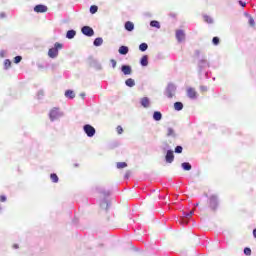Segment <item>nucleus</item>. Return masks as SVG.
Returning a JSON list of instances; mask_svg holds the SVG:
<instances>
[{
  "label": "nucleus",
  "instance_id": "20",
  "mask_svg": "<svg viewBox=\"0 0 256 256\" xmlns=\"http://www.w3.org/2000/svg\"><path fill=\"white\" fill-rule=\"evenodd\" d=\"M94 45L95 47H100V45H103V38H100V37L96 38L94 40Z\"/></svg>",
  "mask_w": 256,
  "mask_h": 256
},
{
  "label": "nucleus",
  "instance_id": "11",
  "mask_svg": "<svg viewBox=\"0 0 256 256\" xmlns=\"http://www.w3.org/2000/svg\"><path fill=\"white\" fill-rule=\"evenodd\" d=\"M140 103H141L142 107H144L145 109H147V107H149V105H150L149 98H148V97H143V98L140 100Z\"/></svg>",
  "mask_w": 256,
  "mask_h": 256
},
{
  "label": "nucleus",
  "instance_id": "8",
  "mask_svg": "<svg viewBox=\"0 0 256 256\" xmlns=\"http://www.w3.org/2000/svg\"><path fill=\"white\" fill-rule=\"evenodd\" d=\"M176 39L181 43L182 41H185V31L183 30H176Z\"/></svg>",
  "mask_w": 256,
  "mask_h": 256
},
{
  "label": "nucleus",
  "instance_id": "13",
  "mask_svg": "<svg viewBox=\"0 0 256 256\" xmlns=\"http://www.w3.org/2000/svg\"><path fill=\"white\" fill-rule=\"evenodd\" d=\"M118 53H120V55H127V53H129V47L127 46H120Z\"/></svg>",
  "mask_w": 256,
  "mask_h": 256
},
{
  "label": "nucleus",
  "instance_id": "44",
  "mask_svg": "<svg viewBox=\"0 0 256 256\" xmlns=\"http://www.w3.org/2000/svg\"><path fill=\"white\" fill-rule=\"evenodd\" d=\"M169 97H173L171 94H169Z\"/></svg>",
  "mask_w": 256,
  "mask_h": 256
},
{
  "label": "nucleus",
  "instance_id": "36",
  "mask_svg": "<svg viewBox=\"0 0 256 256\" xmlns=\"http://www.w3.org/2000/svg\"><path fill=\"white\" fill-rule=\"evenodd\" d=\"M244 254L247 256H251V248H245L244 249Z\"/></svg>",
  "mask_w": 256,
  "mask_h": 256
},
{
  "label": "nucleus",
  "instance_id": "27",
  "mask_svg": "<svg viewBox=\"0 0 256 256\" xmlns=\"http://www.w3.org/2000/svg\"><path fill=\"white\" fill-rule=\"evenodd\" d=\"M139 49L143 52L146 49H149V45H147V43H142L139 45Z\"/></svg>",
  "mask_w": 256,
  "mask_h": 256
},
{
  "label": "nucleus",
  "instance_id": "30",
  "mask_svg": "<svg viewBox=\"0 0 256 256\" xmlns=\"http://www.w3.org/2000/svg\"><path fill=\"white\" fill-rule=\"evenodd\" d=\"M193 213V210H191L189 213H184V217H186V219H190V217H193Z\"/></svg>",
  "mask_w": 256,
  "mask_h": 256
},
{
  "label": "nucleus",
  "instance_id": "14",
  "mask_svg": "<svg viewBox=\"0 0 256 256\" xmlns=\"http://www.w3.org/2000/svg\"><path fill=\"white\" fill-rule=\"evenodd\" d=\"M122 73H124V75H131V66L123 65Z\"/></svg>",
  "mask_w": 256,
  "mask_h": 256
},
{
  "label": "nucleus",
  "instance_id": "40",
  "mask_svg": "<svg viewBox=\"0 0 256 256\" xmlns=\"http://www.w3.org/2000/svg\"><path fill=\"white\" fill-rule=\"evenodd\" d=\"M239 5H241V7H246L247 3L243 2V1H239Z\"/></svg>",
  "mask_w": 256,
  "mask_h": 256
},
{
  "label": "nucleus",
  "instance_id": "42",
  "mask_svg": "<svg viewBox=\"0 0 256 256\" xmlns=\"http://www.w3.org/2000/svg\"><path fill=\"white\" fill-rule=\"evenodd\" d=\"M14 247H15V249H17V248H18V246H17V245H14Z\"/></svg>",
  "mask_w": 256,
  "mask_h": 256
},
{
  "label": "nucleus",
  "instance_id": "5",
  "mask_svg": "<svg viewBox=\"0 0 256 256\" xmlns=\"http://www.w3.org/2000/svg\"><path fill=\"white\" fill-rule=\"evenodd\" d=\"M84 132L88 137H93L95 135V128L89 124L84 126Z\"/></svg>",
  "mask_w": 256,
  "mask_h": 256
},
{
  "label": "nucleus",
  "instance_id": "25",
  "mask_svg": "<svg viewBox=\"0 0 256 256\" xmlns=\"http://www.w3.org/2000/svg\"><path fill=\"white\" fill-rule=\"evenodd\" d=\"M167 137H175V130L173 128L167 129Z\"/></svg>",
  "mask_w": 256,
  "mask_h": 256
},
{
  "label": "nucleus",
  "instance_id": "34",
  "mask_svg": "<svg viewBox=\"0 0 256 256\" xmlns=\"http://www.w3.org/2000/svg\"><path fill=\"white\" fill-rule=\"evenodd\" d=\"M175 153H183V147L182 146H177L175 148Z\"/></svg>",
  "mask_w": 256,
  "mask_h": 256
},
{
  "label": "nucleus",
  "instance_id": "41",
  "mask_svg": "<svg viewBox=\"0 0 256 256\" xmlns=\"http://www.w3.org/2000/svg\"><path fill=\"white\" fill-rule=\"evenodd\" d=\"M253 235L256 238V229L253 230Z\"/></svg>",
  "mask_w": 256,
  "mask_h": 256
},
{
  "label": "nucleus",
  "instance_id": "33",
  "mask_svg": "<svg viewBox=\"0 0 256 256\" xmlns=\"http://www.w3.org/2000/svg\"><path fill=\"white\" fill-rule=\"evenodd\" d=\"M116 131H117L118 135H122L123 134V127L117 126Z\"/></svg>",
  "mask_w": 256,
  "mask_h": 256
},
{
  "label": "nucleus",
  "instance_id": "9",
  "mask_svg": "<svg viewBox=\"0 0 256 256\" xmlns=\"http://www.w3.org/2000/svg\"><path fill=\"white\" fill-rule=\"evenodd\" d=\"M187 95L189 99H197V91L195 90V88H188Z\"/></svg>",
  "mask_w": 256,
  "mask_h": 256
},
{
  "label": "nucleus",
  "instance_id": "24",
  "mask_svg": "<svg viewBox=\"0 0 256 256\" xmlns=\"http://www.w3.org/2000/svg\"><path fill=\"white\" fill-rule=\"evenodd\" d=\"M97 11H99V7H97V5H92V6L90 7V13H91L92 15H95V13H97Z\"/></svg>",
  "mask_w": 256,
  "mask_h": 256
},
{
  "label": "nucleus",
  "instance_id": "32",
  "mask_svg": "<svg viewBox=\"0 0 256 256\" xmlns=\"http://www.w3.org/2000/svg\"><path fill=\"white\" fill-rule=\"evenodd\" d=\"M249 25H250L251 27H255V19H253V17H250V18H249Z\"/></svg>",
  "mask_w": 256,
  "mask_h": 256
},
{
  "label": "nucleus",
  "instance_id": "15",
  "mask_svg": "<svg viewBox=\"0 0 256 256\" xmlns=\"http://www.w3.org/2000/svg\"><path fill=\"white\" fill-rule=\"evenodd\" d=\"M163 118V115L161 114V112L156 111L153 114V119L154 121H161V119Z\"/></svg>",
  "mask_w": 256,
  "mask_h": 256
},
{
  "label": "nucleus",
  "instance_id": "18",
  "mask_svg": "<svg viewBox=\"0 0 256 256\" xmlns=\"http://www.w3.org/2000/svg\"><path fill=\"white\" fill-rule=\"evenodd\" d=\"M174 109H175V111H182L183 110V103H181V102L174 103Z\"/></svg>",
  "mask_w": 256,
  "mask_h": 256
},
{
  "label": "nucleus",
  "instance_id": "28",
  "mask_svg": "<svg viewBox=\"0 0 256 256\" xmlns=\"http://www.w3.org/2000/svg\"><path fill=\"white\" fill-rule=\"evenodd\" d=\"M204 21L206 22V23H213V18H211V16H207V15H205L204 16Z\"/></svg>",
  "mask_w": 256,
  "mask_h": 256
},
{
  "label": "nucleus",
  "instance_id": "10",
  "mask_svg": "<svg viewBox=\"0 0 256 256\" xmlns=\"http://www.w3.org/2000/svg\"><path fill=\"white\" fill-rule=\"evenodd\" d=\"M140 64L142 65V67H147L149 65V57L147 55H144L140 60Z\"/></svg>",
  "mask_w": 256,
  "mask_h": 256
},
{
  "label": "nucleus",
  "instance_id": "35",
  "mask_svg": "<svg viewBox=\"0 0 256 256\" xmlns=\"http://www.w3.org/2000/svg\"><path fill=\"white\" fill-rule=\"evenodd\" d=\"M212 43H213V45H219V37H214L212 39Z\"/></svg>",
  "mask_w": 256,
  "mask_h": 256
},
{
  "label": "nucleus",
  "instance_id": "37",
  "mask_svg": "<svg viewBox=\"0 0 256 256\" xmlns=\"http://www.w3.org/2000/svg\"><path fill=\"white\" fill-rule=\"evenodd\" d=\"M110 63L112 64L113 69L117 67V61L115 59H111Z\"/></svg>",
  "mask_w": 256,
  "mask_h": 256
},
{
  "label": "nucleus",
  "instance_id": "12",
  "mask_svg": "<svg viewBox=\"0 0 256 256\" xmlns=\"http://www.w3.org/2000/svg\"><path fill=\"white\" fill-rule=\"evenodd\" d=\"M124 27L126 31H133V29H135V24H133L131 21H127Z\"/></svg>",
  "mask_w": 256,
  "mask_h": 256
},
{
  "label": "nucleus",
  "instance_id": "22",
  "mask_svg": "<svg viewBox=\"0 0 256 256\" xmlns=\"http://www.w3.org/2000/svg\"><path fill=\"white\" fill-rule=\"evenodd\" d=\"M182 168L184 171H191V164L189 162L182 163Z\"/></svg>",
  "mask_w": 256,
  "mask_h": 256
},
{
  "label": "nucleus",
  "instance_id": "17",
  "mask_svg": "<svg viewBox=\"0 0 256 256\" xmlns=\"http://www.w3.org/2000/svg\"><path fill=\"white\" fill-rule=\"evenodd\" d=\"M75 35H77V32H75V30H69L66 33V37L67 39H73L75 37Z\"/></svg>",
  "mask_w": 256,
  "mask_h": 256
},
{
  "label": "nucleus",
  "instance_id": "23",
  "mask_svg": "<svg viewBox=\"0 0 256 256\" xmlns=\"http://www.w3.org/2000/svg\"><path fill=\"white\" fill-rule=\"evenodd\" d=\"M52 183H59V176L57 174L53 173L50 175Z\"/></svg>",
  "mask_w": 256,
  "mask_h": 256
},
{
  "label": "nucleus",
  "instance_id": "1",
  "mask_svg": "<svg viewBox=\"0 0 256 256\" xmlns=\"http://www.w3.org/2000/svg\"><path fill=\"white\" fill-rule=\"evenodd\" d=\"M61 49H63V45L59 42H56L54 44V47L48 50V57H50V59L57 58L59 56V51H61Z\"/></svg>",
  "mask_w": 256,
  "mask_h": 256
},
{
  "label": "nucleus",
  "instance_id": "38",
  "mask_svg": "<svg viewBox=\"0 0 256 256\" xmlns=\"http://www.w3.org/2000/svg\"><path fill=\"white\" fill-rule=\"evenodd\" d=\"M200 91L202 93H207V86H200Z\"/></svg>",
  "mask_w": 256,
  "mask_h": 256
},
{
  "label": "nucleus",
  "instance_id": "26",
  "mask_svg": "<svg viewBox=\"0 0 256 256\" xmlns=\"http://www.w3.org/2000/svg\"><path fill=\"white\" fill-rule=\"evenodd\" d=\"M116 166H117V169H125V167H127V163L126 162H118Z\"/></svg>",
  "mask_w": 256,
  "mask_h": 256
},
{
  "label": "nucleus",
  "instance_id": "4",
  "mask_svg": "<svg viewBox=\"0 0 256 256\" xmlns=\"http://www.w3.org/2000/svg\"><path fill=\"white\" fill-rule=\"evenodd\" d=\"M60 116H61V113L59 112V108H53L49 113V117L51 121H55V119H59Z\"/></svg>",
  "mask_w": 256,
  "mask_h": 256
},
{
  "label": "nucleus",
  "instance_id": "29",
  "mask_svg": "<svg viewBox=\"0 0 256 256\" xmlns=\"http://www.w3.org/2000/svg\"><path fill=\"white\" fill-rule=\"evenodd\" d=\"M4 67H5V69H9V67H11V60L6 59L4 61Z\"/></svg>",
  "mask_w": 256,
  "mask_h": 256
},
{
  "label": "nucleus",
  "instance_id": "2",
  "mask_svg": "<svg viewBox=\"0 0 256 256\" xmlns=\"http://www.w3.org/2000/svg\"><path fill=\"white\" fill-rule=\"evenodd\" d=\"M209 207L212 211H215L219 207V197L217 195H212L209 198Z\"/></svg>",
  "mask_w": 256,
  "mask_h": 256
},
{
  "label": "nucleus",
  "instance_id": "19",
  "mask_svg": "<svg viewBox=\"0 0 256 256\" xmlns=\"http://www.w3.org/2000/svg\"><path fill=\"white\" fill-rule=\"evenodd\" d=\"M151 27H156V29H161V24H159V21L153 20L150 22Z\"/></svg>",
  "mask_w": 256,
  "mask_h": 256
},
{
  "label": "nucleus",
  "instance_id": "39",
  "mask_svg": "<svg viewBox=\"0 0 256 256\" xmlns=\"http://www.w3.org/2000/svg\"><path fill=\"white\" fill-rule=\"evenodd\" d=\"M0 201H1L2 203H5V201H7V197H5V196H0Z\"/></svg>",
  "mask_w": 256,
  "mask_h": 256
},
{
  "label": "nucleus",
  "instance_id": "21",
  "mask_svg": "<svg viewBox=\"0 0 256 256\" xmlns=\"http://www.w3.org/2000/svg\"><path fill=\"white\" fill-rule=\"evenodd\" d=\"M125 84L127 85V87H135V80L129 78L126 80Z\"/></svg>",
  "mask_w": 256,
  "mask_h": 256
},
{
  "label": "nucleus",
  "instance_id": "16",
  "mask_svg": "<svg viewBox=\"0 0 256 256\" xmlns=\"http://www.w3.org/2000/svg\"><path fill=\"white\" fill-rule=\"evenodd\" d=\"M65 97L68 99H75V92H73V90H67L65 92Z\"/></svg>",
  "mask_w": 256,
  "mask_h": 256
},
{
  "label": "nucleus",
  "instance_id": "43",
  "mask_svg": "<svg viewBox=\"0 0 256 256\" xmlns=\"http://www.w3.org/2000/svg\"><path fill=\"white\" fill-rule=\"evenodd\" d=\"M199 203H196V207H198Z\"/></svg>",
  "mask_w": 256,
  "mask_h": 256
},
{
  "label": "nucleus",
  "instance_id": "31",
  "mask_svg": "<svg viewBox=\"0 0 256 256\" xmlns=\"http://www.w3.org/2000/svg\"><path fill=\"white\" fill-rule=\"evenodd\" d=\"M22 59H23V57H21V56H16L15 58H14V63H21V61H22Z\"/></svg>",
  "mask_w": 256,
  "mask_h": 256
},
{
  "label": "nucleus",
  "instance_id": "3",
  "mask_svg": "<svg viewBox=\"0 0 256 256\" xmlns=\"http://www.w3.org/2000/svg\"><path fill=\"white\" fill-rule=\"evenodd\" d=\"M81 32L83 35H86V37H93V35H95V31L89 26L82 27Z\"/></svg>",
  "mask_w": 256,
  "mask_h": 256
},
{
  "label": "nucleus",
  "instance_id": "6",
  "mask_svg": "<svg viewBox=\"0 0 256 256\" xmlns=\"http://www.w3.org/2000/svg\"><path fill=\"white\" fill-rule=\"evenodd\" d=\"M47 6L43 5V4H38L34 7V11L35 13H47Z\"/></svg>",
  "mask_w": 256,
  "mask_h": 256
},
{
  "label": "nucleus",
  "instance_id": "7",
  "mask_svg": "<svg viewBox=\"0 0 256 256\" xmlns=\"http://www.w3.org/2000/svg\"><path fill=\"white\" fill-rule=\"evenodd\" d=\"M166 163H173L175 161V154L172 150H168L165 156Z\"/></svg>",
  "mask_w": 256,
  "mask_h": 256
}]
</instances>
